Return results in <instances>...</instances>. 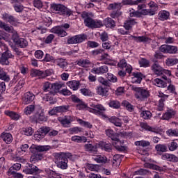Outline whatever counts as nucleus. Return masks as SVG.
I'll list each match as a JSON object with an SVG mask.
<instances>
[{
    "instance_id": "31",
    "label": "nucleus",
    "mask_w": 178,
    "mask_h": 178,
    "mask_svg": "<svg viewBox=\"0 0 178 178\" xmlns=\"http://www.w3.org/2000/svg\"><path fill=\"white\" fill-rule=\"evenodd\" d=\"M63 87V84L60 83H53L51 91H50V95H55L57 92H59V90Z\"/></svg>"
},
{
    "instance_id": "25",
    "label": "nucleus",
    "mask_w": 178,
    "mask_h": 178,
    "mask_svg": "<svg viewBox=\"0 0 178 178\" xmlns=\"http://www.w3.org/2000/svg\"><path fill=\"white\" fill-rule=\"evenodd\" d=\"M98 146L106 152H111L112 151V145L111 143H106V142L101 141L98 143Z\"/></svg>"
},
{
    "instance_id": "32",
    "label": "nucleus",
    "mask_w": 178,
    "mask_h": 178,
    "mask_svg": "<svg viewBox=\"0 0 178 178\" xmlns=\"http://www.w3.org/2000/svg\"><path fill=\"white\" fill-rule=\"evenodd\" d=\"M152 83L156 87H161V88H165L168 87L166 82L162 81L161 79H155L152 80Z\"/></svg>"
},
{
    "instance_id": "34",
    "label": "nucleus",
    "mask_w": 178,
    "mask_h": 178,
    "mask_svg": "<svg viewBox=\"0 0 178 178\" xmlns=\"http://www.w3.org/2000/svg\"><path fill=\"white\" fill-rule=\"evenodd\" d=\"M146 0H122V3L124 5H138V3H145Z\"/></svg>"
},
{
    "instance_id": "40",
    "label": "nucleus",
    "mask_w": 178,
    "mask_h": 178,
    "mask_svg": "<svg viewBox=\"0 0 178 178\" xmlns=\"http://www.w3.org/2000/svg\"><path fill=\"white\" fill-rule=\"evenodd\" d=\"M74 143H87V138L85 136H74L71 138Z\"/></svg>"
},
{
    "instance_id": "49",
    "label": "nucleus",
    "mask_w": 178,
    "mask_h": 178,
    "mask_svg": "<svg viewBox=\"0 0 178 178\" xmlns=\"http://www.w3.org/2000/svg\"><path fill=\"white\" fill-rule=\"evenodd\" d=\"M74 37L76 44H81V42H83V41H86V40H87V35L84 34L76 35H74Z\"/></svg>"
},
{
    "instance_id": "6",
    "label": "nucleus",
    "mask_w": 178,
    "mask_h": 178,
    "mask_svg": "<svg viewBox=\"0 0 178 178\" xmlns=\"http://www.w3.org/2000/svg\"><path fill=\"white\" fill-rule=\"evenodd\" d=\"M52 74V70H47L44 72L40 70H32L31 71V77H40V79H45L48 76Z\"/></svg>"
},
{
    "instance_id": "15",
    "label": "nucleus",
    "mask_w": 178,
    "mask_h": 178,
    "mask_svg": "<svg viewBox=\"0 0 178 178\" xmlns=\"http://www.w3.org/2000/svg\"><path fill=\"white\" fill-rule=\"evenodd\" d=\"M176 116V111L172 108H168L166 110L165 113L163 115V120H170V119H174Z\"/></svg>"
},
{
    "instance_id": "37",
    "label": "nucleus",
    "mask_w": 178,
    "mask_h": 178,
    "mask_svg": "<svg viewBox=\"0 0 178 178\" xmlns=\"http://www.w3.org/2000/svg\"><path fill=\"white\" fill-rule=\"evenodd\" d=\"M108 121L110 122V123H113V124H114L117 127H122V120L118 117H111L108 118Z\"/></svg>"
},
{
    "instance_id": "23",
    "label": "nucleus",
    "mask_w": 178,
    "mask_h": 178,
    "mask_svg": "<svg viewBox=\"0 0 178 178\" xmlns=\"http://www.w3.org/2000/svg\"><path fill=\"white\" fill-rule=\"evenodd\" d=\"M67 86L70 87L71 90H73V91H77L80 88V81L76 80L70 81L67 82Z\"/></svg>"
},
{
    "instance_id": "27",
    "label": "nucleus",
    "mask_w": 178,
    "mask_h": 178,
    "mask_svg": "<svg viewBox=\"0 0 178 178\" xmlns=\"http://www.w3.org/2000/svg\"><path fill=\"white\" fill-rule=\"evenodd\" d=\"M103 24L110 29H113L116 26V22L111 17H107L103 21Z\"/></svg>"
},
{
    "instance_id": "60",
    "label": "nucleus",
    "mask_w": 178,
    "mask_h": 178,
    "mask_svg": "<svg viewBox=\"0 0 178 178\" xmlns=\"http://www.w3.org/2000/svg\"><path fill=\"white\" fill-rule=\"evenodd\" d=\"M79 122L81 126H83V127H86L87 129H92V124H91V123L87 121H84L83 120H79Z\"/></svg>"
},
{
    "instance_id": "42",
    "label": "nucleus",
    "mask_w": 178,
    "mask_h": 178,
    "mask_svg": "<svg viewBox=\"0 0 178 178\" xmlns=\"http://www.w3.org/2000/svg\"><path fill=\"white\" fill-rule=\"evenodd\" d=\"M35 116L37 123H40V122H47V117H45V114H44V112L35 114Z\"/></svg>"
},
{
    "instance_id": "13",
    "label": "nucleus",
    "mask_w": 178,
    "mask_h": 178,
    "mask_svg": "<svg viewBox=\"0 0 178 178\" xmlns=\"http://www.w3.org/2000/svg\"><path fill=\"white\" fill-rule=\"evenodd\" d=\"M35 98V95L31 93V92H27L22 97V102L24 105H29V104H31L34 99Z\"/></svg>"
},
{
    "instance_id": "28",
    "label": "nucleus",
    "mask_w": 178,
    "mask_h": 178,
    "mask_svg": "<svg viewBox=\"0 0 178 178\" xmlns=\"http://www.w3.org/2000/svg\"><path fill=\"white\" fill-rule=\"evenodd\" d=\"M135 24H137V21L134 19L129 18L124 22V28L125 30H130Z\"/></svg>"
},
{
    "instance_id": "18",
    "label": "nucleus",
    "mask_w": 178,
    "mask_h": 178,
    "mask_svg": "<svg viewBox=\"0 0 178 178\" xmlns=\"http://www.w3.org/2000/svg\"><path fill=\"white\" fill-rule=\"evenodd\" d=\"M84 149L87 152H90V154H97L98 152V146L97 145L87 143L84 145Z\"/></svg>"
},
{
    "instance_id": "59",
    "label": "nucleus",
    "mask_w": 178,
    "mask_h": 178,
    "mask_svg": "<svg viewBox=\"0 0 178 178\" xmlns=\"http://www.w3.org/2000/svg\"><path fill=\"white\" fill-rule=\"evenodd\" d=\"M140 13L143 16H147L148 15H149V16H154V11L151 10L150 9H143L142 10H140Z\"/></svg>"
},
{
    "instance_id": "56",
    "label": "nucleus",
    "mask_w": 178,
    "mask_h": 178,
    "mask_svg": "<svg viewBox=\"0 0 178 178\" xmlns=\"http://www.w3.org/2000/svg\"><path fill=\"white\" fill-rule=\"evenodd\" d=\"M103 26H104V24L101 20L94 19L92 29H100V27H102Z\"/></svg>"
},
{
    "instance_id": "21",
    "label": "nucleus",
    "mask_w": 178,
    "mask_h": 178,
    "mask_svg": "<svg viewBox=\"0 0 178 178\" xmlns=\"http://www.w3.org/2000/svg\"><path fill=\"white\" fill-rule=\"evenodd\" d=\"M131 38H133L135 42H143V43L151 42V38L147 36L131 35Z\"/></svg>"
},
{
    "instance_id": "29",
    "label": "nucleus",
    "mask_w": 178,
    "mask_h": 178,
    "mask_svg": "<svg viewBox=\"0 0 178 178\" xmlns=\"http://www.w3.org/2000/svg\"><path fill=\"white\" fill-rule=\"evenodd\" d=\"M163 159H165L166 161H169L170 162H178V157L175 154H164L162 156Z\"/></svg>"
},
{
    "instance_id": "63",
    "label": "nucleus",
    "mask_w": 178,
    "mask_h": 178,
    "mask_svg": "<svg viewBox=\"0 0 178 178\" xmlns=\"http://www.w3.org/2000/svg\"><path fill=\"white\" fill-rule=\"evenodd\" d=\"M139 65L143 67H148L149 66V61L145 58H141L139 60Z\"/></svg>"
},
{
    "instance_id": "3",
    "label": "nucleus",
    "mask_w": 178,
    "mask_h": 178,
    "mask_svg": "<svg viewBox=\"0 0 178 178\" xmlns=\"http://www.w3.org/2000/svg\"><path fill=\"white\" fill-rule=\"evenodd\" d=\"M134 91L136 92L135 97L139 101H145L147 98L149 97V90L144 88L134 87Z\"/></svg>"
},
{
    "instance_id": "44",
    "label": "nucleus",
    "mask_w": 178,
    "mask_h": 178,
    "mask_svg": "<svg viewBox=\"0 0 178 178\" xmlns=\"http://www.w3.org/2000/svg\"><path fill=\"white\" fill-rule=\"evenodd\" d=\"M34 149H36V151H38L39 152H44V151H48L51 148V146L49 145H34L33 146Z\"/></svg>"
},
{
    "instance_id": "17",
    "label": "nucleus",
    "mask_w": 178,
    "mask_h": 178,
    "mask_svg": "<svg viewBox=\"0 0 178 178\" xmlns=\"http://www.w3.org/2000/svg\"><path fill=\"white\" fill-rule=\"evenodd\" d=\"M151 69L156 76H162V72H163V68L158 63V62H154L152 65Z\"/></svg>"
},
{
    "instance_id": "43",
    "label": "nucleus",
    "mask_w": 178,
    "mask_h": 178,
    "mask_svg": "<svg viewBox=\"0 0 178 178\" xmlns=\"http://www.w3.org/2000/svg\"><path fill=\"white\" fill-rule=\"evenodd\" d=\"M140 116L143 119H145V120H148L152 118V113L149 111H143L140 113Z\"/></svg>"
},
{
    "instance_id": "1",
    "label": "nucleus",
    "mask_w": 178,
    "mask_h": 178,
    "mask_svg": "<svg viewBox=\"0 0 178 178\" xmlns=\"http://www.w3.org/2000/svg\"><path fill=\"white\" fill-rule=\"evenodd\" d=\"M55 163L57 168L59 169H62L65 170L68 168V162L67 159H72L73 158V155L71 153H55Z\"/></svg>"
},
{
    "instance_id": "35",
    "label": "nucleus",
    "mask_w": 178,
    "mask_h": 178,
    "mask_svg": "<svg viewBox=\"0 0 178 178\" xmlns=\"http://www.w3.org/2000/svg\"><path fill=\"white\" fill-rule=\"evenodd\" d=\"M170 16V13L166 10H161L159 13V19L164 22V20H168Z\"/></svg>"
},
{
    "instance_id": "22",
    "label": "nucleus",
    "mask_w": 178,
    "mask_h": 178,
    "mask_svg": "<svg viewBox=\"0 0 178 178\" xmlns=\"http://www.w3.org/2000/svg\"><path fill=\"white\" fill-rule=\"evenodd\" d=\"M0 80L9 83L10 81V76L8 74V72L5 71V69L0 67Z\"/></svg>"
},
{
    "instance_id": "39",
    "label": "nucleus",
    "mask_w": 178,
    "mask_h": 178,
    "mask_svg": "<svg viewBox=\"0 0 178 178\" xmlns=\"http://www.w3.org/2000/svg\"><path fill=\"white\" fill-rule=\"evenodd\" d=\"M4 113L7 116H9L11 119H13V120H19V119L20 118V115L13 111H6Z\"/></svg>"
},
{
    "instance_id": "4",
    "label": "nucleus",
    "mask_w": 178,
    "mask_h": 178,
    "mask_svg": "<svg viewBox=\"0 0 178 178\" xmlns=\"http://www.w3.org/2000/svg\"><path fill=\"white\" fill-rule=\"evenodd\" d=\"M42 90V98L43 101H51V99H52V95H51V91H52V84L49 82L44 83Z\"/></svg>"
},
{
    "instance_id": "45",
    "label": "nucleus",
    "mask_w": 178,
    "mask_h": 178,
    "mask_svg": "<svg viewBox=\"0 0 178 178\" xmlns=\"http://www.w3.org/2000/svg\"><path fill=\"white\" fill-rule=\"evenodd\" d=\"M15 45H19L21 48H26V47L29 45V42H27L24 38H19L15 43Z\"/></svg>"
},
{
    "instance_id": "61",
    "label": "nucleus",
    "mask_w": 178,
    "mask_h": 178,
    "mask_svg": "<svg viewBox=\"0 0 178 178\" xmlns=\"http://www.w3.org/2000/svg\"><path fill=\"white\" fill-rule=\"evenodd\" d=\"M97 92L99 95L106 96L108 95V89L100 86L97 88Z\"/></svg>"
},
{
    "instance_id": "46",
    "label": "nucleus",
    "mask_w": 178,
    "mask_h": 178,
    "mask_svg": "<svg viewBox=\"0 0 178 178\" xmlns=\"http://www.w3.org/2000/svg\"><path fill=\"white\" fill-rule=\"evenodd\" d=\"M95 162H97V163H106L108 159L105 156L102 155H97L95 158Z\"/></svg>"
},
{
    "instance_id": "48",
    "label": "nucleus",
    "mask_w": 178,
    "mask_h": 178,
    "mask_svg": "<svg viewBox=\"0 0 178 178\" xmlns=\"http://www.w3.org/2000/svg\"><path fill=\"white\" fill-rule=\"evenodd\" d=\"M155 149L158 152H166L168 151V146L165 145L158 144L155 146Z\"/></svg>"
},
{
    "instance_id": "12",
    "label": "nucleus",
    "mask_w": 178,
    "mask_h": 178,
    "mask_svg": "<svg viewBox=\"0 0 178 178\" xmlns=\"http://www.w3.org/2000/svg\"><path fill=\"white\" fill-rule=\"evenodd\" d=\"M82 19H84V24L86 27H89V29H92V26L94 24V19L90 17L88 13L83 12L81 14Z\"/></svg>"
},
{
    "instance_id": "20",
    "label": "nucleus",
    "mask_w": 178,
    "mask_h": 178,
    "mask_svg": "<svg viewBox=\"0 0 178 178\" xmlns=\"http://www.w3.org/2000/svg\"><path fill=\"white\" fill-rule=\"evenodd\" d=\"M133 76L132 83H136V84H140L143 79L145 78V76L141 72H134Z\"/></svg>"
},
{
    "instance_id": "53",
    "label": "nucleus",
    "mask_w": 178,
    "mask_h": 178,
    "mask_svg": "<svg viewBox=\"0 0 178 178\" xmlns=\"http://www.w3.org/2000/svg\"><path fill=\"white\" fill-rule=\"evenodd\" d=\"M77 65H79V66H81V67H86V66L91 65V62L87 59H80L79 60H78Z\"/></svg>"
},
{
    "instance_id": "54",
    "label": "nucleus",
    "mask_w": 178,
    "mask_h": 178,
    "mask_svg": "<svg viewBox=\"0 0 178 178\" xmlns=\"http://www.w3.org/2000/svg\"><path fill=\"white\" fill-rule=\"evenodd\" d=\"M108 106L110 108H113V109H119L120 108V103L116 100H111Z\"/></svg>"
},
{
    "instance_id": "10",
    "label": "nucleus",
    "mask_w": 178,
    "mask_h": 178,
    "mask_svg": "<svg viewBox=\"0 0 178 178\" xmlns=\"http://www.w3.org/2000/svg\"><path fill=\"white\" fill-rule=\"evenodd\" d=\"M160 51L163 54H176L177 52V47L163 44L160 47Z\"/></svg>"
},
{
    "instance_id": "11",
    "label": "nucleus",
    "mask_w": 178,
    "mask_h": 178,
    "mask_svg": "<svg viewBox=\"0 0 178 178\" xmlns=\"http://www.w3.org/2000/svg\"><path fill=\"white\" fill-rule=\"evenodd\" d=\"M158 97L161 98L159 101L158 104V107L157 109L158 111H163V108H165V101L169 98V95H165L161 92H159Z\"/></svg>"
},
{
    "instance_id": "30",
    "label": "nucleus",
    "mask_w": 178,
    "mask_h": 178,
    "mask_svg": "<svg viewBox=\"0 0 178 178\" xmlns=\"http://www.w3.org/2000/svg\"><path fill=\"white\" fill-rule=\"evenodd\" d=\"M105 133L109 138L111 140H118V137H119V134L113 131L112 129H106Z\"/></svg>"
},
{
    "instance_id": "62",
    "label": "nucleus",
    "mask_w": 178,
    "mask_h": 178,
    "mask_svg": "<svg viewBox=\"0 0 178 178\" xmlns=\"http://www.w3.org/2000/svg\"><path fill=\"white\" fill-rule=\"evenodd\" d=\"M43 60L44 62H52L53 63H55L56 60H55V57L51 56L50 54H46Z\"/></svg>"
},
{
    "instance_id": "5",
    "label": "nucleus",
    "mask_w": 178,
    "mask_h": 178,
    "mask_svg": "<svg viewBox=\"0 0 178 178\" xmlns=\"http://www.w3.org/2000/svg\"><path fill=\"white\" fill-rule=\"evenodd\" d=\"M106 78H107V80L104 79V77L102 76L99 77L98 78L99 83H101V84H102L103 86H105L106 87H109L111 86V82L116 83V81H118V78L111 73L107 74Z\"/></svg>"
},
{
    "instance_id": "47",
    "label": "nucleus",
    "mask_w": 178,
    "mask_h": 178,
    "mask_svg": "<svg viewBox=\"0 0 178 178\" xmlns=\"http://www.w3.org/2000/svg\"><path fill=\"white\" fill-rule=\"evenodd\" d=\"M135 145H136V147H149V145H151V143H149V141L147 140H139V141H136L135 142Z\"/></svg>"
},
{
    "instance_id": "14",
    "label": "nucleus",
    "mask_w": 178,
    "mask_h": 178,
    "mask_svg": "<svg viewBox=\"0 0 178 178\" xmlns=\"http://www.w3.org/2000/svg\"><path fill=\"white\" fill-rule=\"evenodd\" d=\"M58 122H60L63 127H70L73 118L71 116H65L64 118H59Z\"/></svg>"
},
{
    "instance_id": "8",
    "label": "nucleus",
    "mask_w": 178,
    "mask_h": 178,
    "mask_svg": "<svg viewBox=\"0 0 178 178\" xmlns=\"http://www.w3.org/2000/svg\"><path fill=\"white\" fill-rule=\"evenodd\" d=\"M23 172L26 173V175H40V173L42 172V170L38 168V167L35 165L29 163L27 168L24 170Z\"/></svg>"
},
{
    "instance_id": "16",
    "label": "nucleus",
    "mask_w": 178,
    "mask_h": 178,
    "mask_svg": "<svg viewBox=\"0 0 178 178\" xmlns=\"http://www.w3.org/2000/svg\"><path fill=\"white\" fill-rule=\"evenodd\" d=\"M51 31L54 34H57L58 37H66V35H67V32L60 26L54 27L51 29Z\"/></svg>"
},
{
    "instance_id": "36",
    "label": "nucleus",
    "mask_w": 178,
    "mask_h": 178,
    "mask_svg": "<svg viewBox=\"0 0 178 178\" xmlns=\"http://www.w3.org/2000/svg\"><path fill=\"white\" fill-rule=\"evenodd\" d=\"M43 158L44 156L42 155V154L35 153L31 156L30 161L31 162L35 163L36 162H38V161H42Z\"/></svg>"
},
{
    "instance_id": "26",
    "label": "nucleus",
    "mask_w": 178,
    "mask_h": 178,
    "mask_svg": "<svg viewBox=\"0 0 178 178\" xmlns=\"http://www.w3.org/2000/svg\"><path fill=\"white\" fill-rule=\"evenodd\" d=\"M45 173L47 175V178H62V175L56 173V172L51 170L49 168L45 170Z\"/></svg>"
},
{
    "instance_id": "64",
    "label": "nucleus",
    "mask_w": 178,
    "mask_h": 178,
    "mask_svg": "<svg viewBox=\"0 0 178 178\" xmlns=\"http://www.w3.org/2000/svg\"><path fill=\"white\" fill-rule=\"evenodd\" d=\"M148 6H149V8L150 10H154V15H155V12H156V10H158V4H156L154 1H150L148 3Z\"/></svg>"
},
{
    "instance_id": "38",
    "label": "nucleus",
    "mask_w": 178,
    "mask_h": 178,
    "mask_svg": "<svg viewBox=\"0 0 178 178\" xmlns=\"http://www.w3.org/2000/svg\"><path fill=\"white\" fill-rule=\"evenodd\" d=\"M140 126L141 129H143L144 130H147V131H152V133H158L156 129L150 127L148 125V124L145 122H140Z\"/></svg>"
},
{
    "instance_id": "7",
    "label": "nucleus",
    "mask_w": 178,
    "mask_h": 178,
    "mask_svg": "<svg viewBox=\"0 0 178 178\" xmlns=\"http://www.w3.org/2000/svg\"><path fill=\"white\" fill-rule=\"evenodd\" d=\"M15 56L12 54V52L9 50L6 51L1 54L0 57V64L8 65H9V59H13Z\"/></svg>"
},
{
    "instance_id": "57",
    "label": "nucleus",
    "mask_w": 178,
    "mask_h": 178,
    "mask_svg": "<svg viewBox=\"0 0 178 178\" xmlns=\"http://www.w3.org/2000/svg\"><path fill=\"white\" fill-rule=\"evenodd\" d=\"M22 169V164L20 163H15L12 167H10L8 170V173H12V172H15L13 170H20Z\"/></svg>"
},
{
    "instance_id": "51",
    "label": "nucleus",
    "mask_w": 178,
    "mask_h": 178,
    "mask_svg": "<svg viewBox=\"0 0 178 178\" xmlns=\"http://www.w3.org/2000/svg\"><path fill=\"white\" fill-rule=\"evenodd\" d=\"M122 105L126 108L127 111H129V112L134 111V106L131 105V104H130L129 102L123 101Z\"/></svg>"
},
{
    "instance_id": "19",
    "label": "nucleus",
    "mask_w": 178,
    "mask_h": 178,
    "mask_svg": "<svg viewBox=\"0 0 178 178\" xmlns=\"http://www.w3.org/2000/svg\"><path fill=\"white\" fill-rule=\"evenodd\" d=\"M108 66L102 65L99 67H94L92 69V73L95 74H104V73H108Z\"/></svg>"
},
{
    "instance_id": "58",
    "label": "nucleus",
    "mask_w": 178,
    "mask_h": 178,
    "mask_svg": "<svg viewBox=\"0 0 178 178\" xmlns=\"http://www.w3.org/2000/svg\"><path fill=\"white\" fill-rule=\"evenodd\" d=\"M68 109V106H60L56 107V111H57V113H63V112H67Z\"/></svg>"
},
{
    "instance_id": "52",
    "label": "nucleus",
    "mask_w": 178,
    "mask_h": 178,
    "mask_svg": "<svg viewBox=\"0 0 178 178\" xmlns=\"http://www.w3.org/2000/svg\"><path fill=\"white\" fill-rule=\"evenodd\" d=\"M177 63H178L177 58H167L165 61V64L167 65V66H175V65H177Z\"/></svg>"
},
{
    "instance_id": "9",
    "label": "nucleus",
    "mask_w": 178,
    "mask_h": 178,
    "mask_svg": "<svg viewBox=\"0 0 178 178\" xmlns=\"http://www.w3.org/2000/svg\"><path fill=\"white\" fill-rule=\"evenodd\" d=\"M92 108H89V112H91L92 113H95V115H103L104 112L106 111L105 109V107L102 106V104H92Z\"/></svg>"
},
{
    "instance_id": "55",
    "label": "nucleus",
    "mask_w": 178,
    "mask_h": 178,
    "mask_svg": "<svg viewBox=\"0 0 178 178\" xmlns=\"http://www.w3.org/2000/svg\"><path fill=\"white\" fill-rule=\"evenodd\" d=\"M167 134L170 137H178V129H170L167 131Z\"/></svg>"
},
{
    "instance_id": "2",
    "label": "nucleus",
    "mask_w": 178,
    "mask_h": 178,
    "mask_svg": "<svg viewBox=\"0 0 178 178\" xmlns=\"http://www.w3.org/2000/svg\"><path fill=\"white\" fill-rule=\"evenodd\" d=\"M51 9L59 15L67 16V17H70L73 15V11L63 6V4L52 3L51 4Z\"/></svg>"
},
{
    "instance_id": "24",
    "label": "nucleus",
    "mask_w": 178,
    "mask_h": 178,
    "mask_svg": "<svg viewBox=\"0 0 178 178\" xmlns=\"http://www.w3.org/2000/svg\"><path fill=\"white\" fill-rule=\"evenodd\" d=\"M113 145L118 149V151H126V147L122 145V143L120 142V140H119V137H117V139L112 140Z\"/></svg>"
},
{
    "instance_id": "33",
    "label": "nucleus",
    "mask_w": 178,
    "mask_h": 178,
    "mask_svg": "<svg viewBox=\"0 0 178 178\" xmlns=\"http://www.w3.org/2000/svg\"><path fill=\"white\" fill-rule=\"evenodd\" d=\"M1 137L3 141H4V143L6 144H10V143H12V134L9 133H2Z\"/></svg>"
},
{
    "instance_id": "41",
    "label": "nucleus",
    "mask_w": 178,
    "mask_h": 178,
    "mask_svg": "<svg viewBox=\"0 0 178 178\" xmlns=\"http://www.w3.org/2000/svg\"><path fill=\"white\" fill-rule=\"evenodd\" d=\"M55 63H57V65L61 67V69H65L67 66V61L64 58L56 59Z\"/></svg>"
},
{
    "instance_id": "50",
    "label": "nucleus",
    "mask_w": 178,
    "mask_h": 178,
    "mask_svg": "<svg viewBox=\"0 0 178 178\" xmlns=\"http://www.w3.org/2000/svg\"><path fill=\"white\" fill-rule=\"evenodd\" d=\"M38 131L40 134L45 137L47 134L51 131V128L48 127H42L38 129Z\"/></svg>"
}]
</instances>
